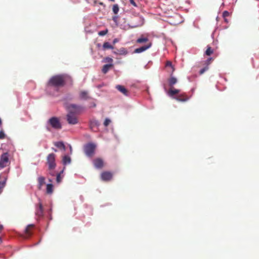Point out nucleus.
<instances>
[{
    "label": "nucleus",
    "instance_id": "nucleus-46",
    "mask_svg": "<svg viewBox=\"0 0 259 259\" xmlns=\"http://www.w3.org/2000/svg\"><path fill=\"white\" fill-rule=\"evenodd\" d=\"M225 22H228V20H227V19L225 18Z\"/></svg>",
    "mask_w": 259,
    "mask_h": 259
},
{
    "label": "nucleus",
    "instance_id": "nucleus-12",
    "mask_svg": "<svg viewBox=\"0 0 259 259\" xmlns=\"http://www.w3.org/2000/svg\"><path fill=\"white\" fill-rule=\"evenodd\" d=\"M33 227L34 225L32 224L27 226L25 230V238H27L32 235Z\"/></svg>",
    "mask_w": 259,
    "mask_h": 259
},
{
    "label": "nucleus",
    "instance_id": "nucleus-43",
    "mask_svg": "<svg viewBox=\"0 0 259 259\" xmlns=\"http://www.w3.org/2000/svg\"><path fill=\"white\" fill-rule=\"evenodd\" d=\"M52 150H53L54 151H55V152H57V149H55V148H52Z\"/></svg>",
    "mask_w": 259,
    "mask_h": 259
},
{
    "label": "nucleus",
    "instance_id": "nucleus-8",
    "mask_svg": "<svg viewBox=\"0 0 259 259\" xmlns=\"http://www.w3.org/2000/svg\"><path fill=\"white\" fill-rule=\"evenodd\" d=\"M113 177L112 172L108 171H105L101 174V179L103 181H109Z\"/></svg>",
    "mask_w": 259,
    "mask_h": 259
},
{
    "label": "nucleus",
    "instance_id": "nucleus-29",
    "mask_svg": "<svg viewBox=\"0 0 259 259\" xmlns=\"http://www.w3.org/2000/svg\"><path fill=\"white\" fill-rule=\"evenodd\" d=\"M213 50L210 47L207 46V49L205 52V54L207 56H210L213 53Z\"/></svg>",
    "mask_w": 259,
    "mask_h": 259
},
{
    "label": "nucleus",
    "instance_id": "nucleus-3",
    "mask_svg": "<svg viewBox=\"0 0 259 259\" xmlns=\"http://www.w3.org/2000/svg\"><path fill=\"white\" fill-rule=\"evenodd\" d=\"M96 146L94 143H90L84 146V152L85 154L89 157L92 158L94 156Z\"/></svg>",
    "mask_w": 259,
    "mask_h": 259
},
{
    "label": "nucleus",
    "instance_id": "nucleus-5",
    "mask_svg": "<svg viewBox=\"0 0 259 259\" xmlns=\"http://www.w3.org/2000/svg\"><path fill=\"white\" fill-rule=\"evenodd\" d=\"M76 114L68 112L66 115V119L68 123L70 124H75L78 123V118L76 115Z\"/></svg>",
    "mask_w": 259,
    "mask_h": 259
},
{
    "label": "nucleus",
    "instance_id": "nucleus-14",
    "mask_svg": "<svg viewBox=\"0 0 259 259\" xmlns=\"http://www.w3.org/2000/svg\"><path fill=\"white\" fill-rule=\"evenodd\" d=\"M116 89L123 95L125 96L128 95V92L124 86L121 85H117L116 86Z\"/></svg>",
    "mask_w": 259,
    "mask_h": 259
},
{
    "label": "nucleus",
    "instance_id": "nucleus-44",
    "mask_svg": "<svg viewBox=\"0 0 259 259\" xmlns=\"http://www.w3.org/2000/svg\"><path fill=\"white\" fill-rule=\"evenodd\" d=\"M98 4L99 5H103V3H102V2H99Z\"/></svg>",
    "mask_w": 259,
    "mask_h": 259
},
{
    "label": "nucleus",
    "instance_id": "nucleus-17",
    "mask_svg": "<svg viewBox=\"0 0 259 259\" xmlns=\"http://www.w3.org/2000/svg\"><path fill=\"white\" fill-rule=\"evenodd\" d=\"M137 43L138 44H142L145 42L148 43L149 39L147 37L145 36L144 35H142L140 37H139L138 39H137L136 41Z\"/></svg>",
    "mask_w": 259,
    "mask_h": 259
},
{
    "label": "nucleus",
    "instance_id": "nucleus-38",
    "mask_svg": "<svg viewBox=\"0 0 259 259\" xmlns=\"http://www.w3.org/2000/svg\"><path fill=\"white\" fill-rule=\"evenodd\" d=\"M105 61L107 62L112 63L113 62V59L110 57H106L105 58Z\"/></svg>",
    "mask_w": 259,
    "mask_h": 259
},
{
    "label": "nucleus",
    "instance_id": "nucleus-4",
    "mask_svg": "<svg viewBox=\"0 0 259 259\" xmlns=\"http://www.w3.org/2000/svg\"><path fill=\"white\" fill-rule=\"evenodd\" d=\"M48 123L54 129L59 130L62 127V125L57 117H53L48 120Z\"/></svg>",
    "mask_w": 259,
    "mask_h": 259
},
{
    "label": "nucleus",
    "instance_id": "nucleus-31",
    "mask_svg": "<svg viewBox=\"0 0 259 259\" xmlns=\"http://www.w3.org/2000/svg\"><path fill=\"white\" fill-rule=\"evenodd\" d=\"M112 10L114 14H117L118 13L119 11V7L117 4L113 5Z\"/></svg>",
    "mask_w": 259,
    "mask_h": 259
},
{
    "label": "nucleus",
    "instance_id": "nucleus-28",
    "mask_svg": "<svg viewBox=\"0 0 259 259\" xmlns=\"http://www.w3.org/2000/svg\"><path fill=\"white\" fill-rule=\"evenodd\" d=\"M176 100L179 101H185L188 99L184 95H180L178 96L176 98Z\"/></svg>",
    "mask_w": 259,
    "mask_h": 259
},
{
    "label": "nucleus",
    "instance_id": "nucleus-20",
    "mask_svg": "<svg viewBox=\"0 0 259 259\" xmlns=\"http://www.w3.org/2000/svg\"><path fill=\"white\" fill-rule=\"evenodd\" d=\"M168 82L169 87H172L174 84L177 83V79L176 77L171 76V77L168 79Z\"/></svg>",
    "mask_w": 259,
    "mask_h": 259
},
{
    "label": "nucleus",
    "instance_id": "nucleus-16",
    "mask_svg": "<svg viewBox=\"0 0 259 259\" xmlns=\"http://www.w3.org/2000/svg\"><path fill=\"white\" fill-rule=\"evenodd\" d=\"M38 189L40 190L42 186L45 184V178L42 176L39 177L37 179Z\"/></svg>",
    "mask_w": 259,
    "mask_h": 259
},
{
    "label": "nucleus",
    "instance_id": "nucleus-45",
    "mask_svg": "<svg viewBox=\"0 0 259 259\" xmlns=\"http://www.w3.org/2000/svg\"><path fill=\"white\" fill-rule=\"evenodd\" d=\"M2 120H1V119L0 118V126L2 125Z\"/></svg>",
    "mask_w": 259,
    "mask_h": 259
},
{
    "label": "nucleus",
    "instance_id": "nucleus-13",
    "mask_svg": "<svg viewBox=\"0 0 259 259\" xmlns=\"http://www.w3.org/2000/svg\"><path fill=\"white\" fill-rule=\"evenodd\" d=\"M79 98L80 99L84 100H87L91 98L89 95L88 92L85 91H82L80 92Z\"/></svg>",
    "mask_w": 259,
    "mask_h": 259
},
{
    "label": "nucleus",
    "instance_id": "nucleus-33",
    "mask_svg": "<svg viewBox=\"0 0 259 259\" xmlns=\"http://www.w3.org/2000/svg\"><path fill=\"white\" fill-rule=\"evenodd\" d=\"M108 29H106L105 30L99 31L98 32V34L100 36H104V35H106L108 33Z\"/></svg>",
    "mask_w": 259,
    "mask_h": 259
},
{
    "label": "nucleus",
    "instance_id": "nucleus-27",
    "mask_svg": "<svg viewBox=\"0 0 259 259\" xmlns=\"http://www.w3.org/2000/svg\"><path fill=\"white\" fill-rule=\"evenodd\" d=\"M7 178L5 179V180L3 182L0 181V194L2 193L4 188L6 186Z\"/></svg>",
    "mask_w": 259,
    "mask_h": 259
},
{
    "label": "nucleus",
    "instance_id": "nucleus-2",
    "mask_svg": "<svg viewBox=\"0 0 259 259\" xmlns=\"http://www.w3.org/2000/svg\"><path fill=\"white\" fill-rule=\"evenodd\" d=\"M55 159L56 155L54 153L49 154L47 157V164L48 165L49 174L52 176H55V172L53 171V170L56 167Z\"/></svg>",
    "mask_w": 259,
    "mask_h": 259
},
{
    "label": "nucleus",
    "instance_id": "nucleus-30",
    "mask_svg": "<svg viewBox=\"0 0 259 259\" xmlns=\"http://www.w3.org/2000/svg\"><path fill=\"white\" fill-rule=\"evenodd\" d=\"M209 67L207 65H205L202 68H201L199 71V75H202L205 71L208 70Z\"/></svg>",
    "mask_w": 259,
    "mask_h": 259
},
{
    "label": "nucleus",
    "instance_id": "nucleus-39",
    "mask_svg": "<svg viewBox=\"0 0 259 259\" xmlns=\"http://www.w3.org/2000/svg\"><path fill=\"white\" fill-rule=\"evenodd\" d=\"M129 1L130 2V3L134 6H135V7L137 6V5H136V3L135 2L134 0H129Z\"/></svg>",
    "mask_w": 259,
    "mask_h": 259
},
{
    "label": "nucleus",
    "instance_id": "nucleus-11",
    "mask_svg": "<svg viewBox=\"0 0 259 259\" xmlns=\"http://www.w3.org/2000/svg\"><path fill=\"white\" fill-rule=\"evenodd\" d=\"M152 46V42H149L148 43H147V44L144 46H142L140 48L136 49L134 52L136 53H142L147 49H149Z\"/></svg>",
    "mask_w": 259,
    "mask_h": 259
},
{
    "label": "nucleus",
    "instance_id": "nucleus-21",
    "mask_svg": "<svg viewBox=\"0 0 259 259\" xmlns=\"http://www.w3.org/2000/svg\"><path fill=\"white\" fill-rule=\"evenodd\" d=\"M54 145L58 148L62 149L64 151L66 149L65 146L62 142H56L54 143Z\"/></svg>",
    "mask_w": 259,
    "mask_h": 259
},
{
    "label": "nucleus",
    "instance_id": "nucleus-18",
    "mask_svg": "<svg viewBox=\"0 0 259 259\" xmlns=\"http://www.w3.org/2000/svg\"><path fill=\"white\" fill-rule=\"evenodd\" d=\"M113 53L115 54H117V55L119 54V55H125L127 54V51L125 48H121L119 50H117L116 51H114Z\"/></svg>",
    "mask_w": 259,
    "mask_h": 259
},
{
    "label": "nucleus",
    "instance_id": "nucleus-7",
    "mask_svg": "<svg viewBox=\"0 0 259 259\" xmlns=\"http://www.w3.org/2000/svg\"><path fill=\"white\" fill-rule=\"evenodd\" d=\"M9 163V154L6 152L3 153L0 158V169L7 166Z\"/></svg>",
    "mask_w": 259,
    "mask_h": 259
},
{
    "label": "nucleus",
    "instance_id": "nucleus-19",
    "mask_svg": "<svg viewBox=\"0 0 259 259\" xmlns=\"http://www.w3.org/2000/svg\"><path fill=\"white\" fill-rule=\"evenodd\" d=\"M113 66L112 64H105L103 66L102 71L104 74H106L109 70Z\"/></svg>",
    "mask_w": 259,
    "mask_h": 259
},
{
    "label": "nucleus",
    "instance_id": "nucleus-9",
    "mask_svg": "<svg viewBox=\"0 0 259 259\" xmlns=\"http://www.w3.org/2000/svg\"><path fill=\"white\" fill-rule=\"evenodd\" d=\"M94 166L98 169H101L104 167V161L101 158H96L93 161Z\"/></svg>",
    "mask_w": 259,
    "mask_h": 259
},
{
    "label": "nucleus",
    "instance_id": "nucleus-26",
    "mask_svg": "<svg viewBox=\"0 0 259 259\" xmlns=\"http://www.w3.org/2000/svg\"><path fill=\"white\" fill-rule=\"evenodd\" d=\"M103 48L104 50L105 49H113V46L110 45V44L108 42H105L104 43L103 45Z\"/></svg>",
    "mask_w": 259,
    "mask_h": 259
},
{
    "label": "nucleus",
    "instance_id": "nucleus-10",
    "mask_svg": "<svg viewBox=\"0 0 259 259\" xmlns=\"http://www.w3.org/2000/svg\"><path fill=\"white\" fill-rule=\"evenodd\" d=\"M35 214L38 217H42L44 215V209L42 204L40 200L38 203V205L36 208Z\"/></svg>",
    "mask_w": 259,
    "mask_h": 259
},
{
    "label": "nucleus",
    "instance_id": "nucleus-37",
    "mask_svg": "<svg viewBox=\"0 0 259 259\" xmlns=\"http://www.w3.org/2000/svg\"><path fill=\"white\" fill-rule=\"evenodd\" d=\"M5 134L3 131H0V139H3L5 138Z\"/></svg>",
    "mask_w": 259,
    "mask_h": 259
},
{
    "label": "nucleus",
    "instance_id": "nucleus-36",
    "mask_svg": "<svg viewBox=\"0 0 259 259\" xmlns=\"http://www.w3.org/2000/svg\"><path fill=\"white\" fill-rule=\"evenodd\" d=\"M230 13L228 11H224L223 13V17L225 18L226 17L229 16Z\"/></svg>",
    "mask_w": 259,
    "mask_h": 259
},
{
    "label": "nucleus",
    "instance_id": "nucleus-24",
    "mask_svg": "<svg viewBox=\"0 0 259 259\" xmlns=\"http://www.w3.org/2000/svg\"><path fill=\"white\" fill-rule=\"evenodd\" d=\"M53 192V186L51 184L47 185V193L48 194H52Z\"/></svg>",
    "mask_w": 259,
    "mask_h": 259
},
{
    "label": "nucleus",
    "instance_id": "nucleus-6",
    "mask_svg": "<svg viewBox=\"0 0 259 259\" xmlns=\"http://www.w3.org/2000/svg\"><path fill=\"white\" fill-rule=\"evenodd\" d=\"M67 110L68 112H71L75 114L80 112L82 110V107L79 105L72 104L67 106Z\"/></svg>",
    "mask_w": 259,
    "mask_h": 259
},
{
    "label": "nucleus",
    "instance_id": "nucleus-34",
    "mask_svg": "<svg viewBox=\"0 0 259 259\" xmlns=\"http://www.w3.org/2000/svg\"><path fill=\"white\" fill-rule=\"evenodd\" d=\"M110 122L111 120L109 119L106 118L104 122V125L105 126H107Z\"/></svg>",
    "mask_w": 259,
    "mask_h": 259
},
{
    "label": "nucleus",
    "instance_id": "nucleus-48",
    "mask_svg": "<svg viewBox=\"0 0 259 259\" xmlns=\"http://www.w3.org/2000/svg\"><path fill=\"white\" fill-rule=\"evenodd\" d=\"M47 129L48 131H50V128L49 127H47Z\"/></svg>",
    "mask_w": 259,
    "mask_h": 259
},
{
    "label": "nucleus",
    "instance_id": "nucleus-1",
    "mask_svg": "<svg viewBox=\"0 0 259 259\" xmlns=\"http://www.w3.org/2000/svg\"><path fill=\"white\" fill-rule=\"evenodd\" d=\"M65 84V77L64 75H56L53 76L49 80L48 87L61 88Z\"/></svg>",
    "mask_w": 259,
    "mask_h": 259
},
{
    "label": "nucleus",
    "instance_id": "nucleus-23",
    "mask_svg": "<svg viewBox=\"0 0 259 259\" xmlns=\"http://www.w3.org/2000/svg\"><path fill=\"white\" fill-rule=\"evenodd\" d=\"M62 161L64 165L69 164L71 162V158L68 156H64L63 158Z\"/></svg>",
    "mask_w": 259,
    "mask_h": 259
},
{
    "label": "nucleus",
    "instance_id": "nucleus-41",
    "mask_svg": "<svg viewBox=\"0 0 259 259\" xmlns=\"http://www.w3.org/2000/svg\"><path fill=\"white\" fill-rule=\"evenodd\" d=\"M99 3V2H98V1H97V0H95V1H94V3H95V4H97V3Z\"/></svg>",
    "mask_w": 259,
    "mask_h": 259
},
{
    "label": "nucleus",
    "instance_id": "nucleus-15",
    "mask_svg": "<svg viewBox=\"0 0 259 259\" xmlns=\"http://www.w3.org/2000/svg\"><path fill=\"white\" fill-rule=\"evenodd\" d=\"M180 92V90L174 89L173 87H170L169 90L168 91V94L170 97H173L174 96L178 94Z\"/></svg>",
    "mask_w": 259,
    "mask_h": 259
},
{
    "label": "nucleus",
    "instance_id": "nucleus-40",
    "mask_svg": "<svg viewBox=\"0 0 259 259\" xmlns=\"http://www.w3.org/2000/svg\"><path fill=\"white\" fill-rule=\"evenodd\" d=\"M96 106V105L95 103H92L90 106V107H95Z\"/></svg>",
    "mask_w": 259,
    "mask_h": 259
},
{
    "label": "nucleus",
    "instance_id": "nucleus-22",
    "mask_svg": "<svg viewBox=\"0 0 259 259\" xmlns=\"http://www.w3.org/2000/svg\"><path fill=\"white\" fill-rule=\"evenodd\" d=\"M65 168V167H64V168L62 170H61L59 173L57 174L56 177V182L57 183H60L62 181V179L63 178V176H62V174L63 173L64 170Z\"/></svg>",
    "mask_w": 259,
    "mask_h": 259
},
{
    "label": "nucleus",
    "instance_id": "nucleus-35",
    "mask_svg": "<svg viewBox=\"0 0 259 259\" xmlns=\"http://www.w3.org/2000/svg\"><path fill=\"white\" fill-rule=\"evenodd\" d=\"M212 59V58H211V57H209L207 59H206L205 61V64H204L205 65H207L208 66L210 64V62Z\"/></svg>",
    "mask_w": 259,
    "mask_h": 259
},
{
    "label": "nucleus",
    "instance_id": "nucleus-32",
    "mask_svg": "<svg viewBox=\"0 0 259 259\" xmlns=\"http://www.w3.org/2000/svg\"><path fill=\"white\" fill-rule=\"evenodd\" d=\"M99 125V123L97 121H93L90 123V127L92 129L94 128L95 126H98Z\"/></svg>",
    "mask_w": 259,
    "mask_h": 259
},
{
    "label": "nucleus",
    "instance_id": "nucleus-47",
    "mask_svg": "<svg viewBox=\"0 0 259 259\" xmlns=\"http://www.w3.org/2000/svg\"><path fill=\"white\" fill-rule=\"evenodd\" d=\"M114 43H115V42H116V39H114V41H113Z\"/></svg>",
    "mask_w": 259,
    "mask_h": 259
},
{
    "label": "nucleus",
    "instance_id": "nucleus-25",
    "mask_svg": "<svg viewBox=\"0 0 259 259\" xmlns=\"http://www.w3.org/2000/svg\"><path fill=\"white\" fill-rule=\"evenodd\" d=\"M165 66L166 67H170V71L171 72V73H173V72L175 71V68H174V66L172 65V63L170 61H167L166 63Z\"/></svg>",
    "mask_w": 259,
    "mask_h": 259
},
{
    "label": "nucleus",
    "instance_id": "nucleus-42",
    "mask_svg": "<svg viewBox=\"0 0 259 259\" xmlns=\"http://www.w3.org/2000/svg\"><path fill=\"white\" fill-rule=\"evenodd\" d=\"M116 19V16H115V17H113V20L114 21H115Z\"/></svg>",
    "mask_w": 259,
    "mask_h": 259
}]
</instances>
